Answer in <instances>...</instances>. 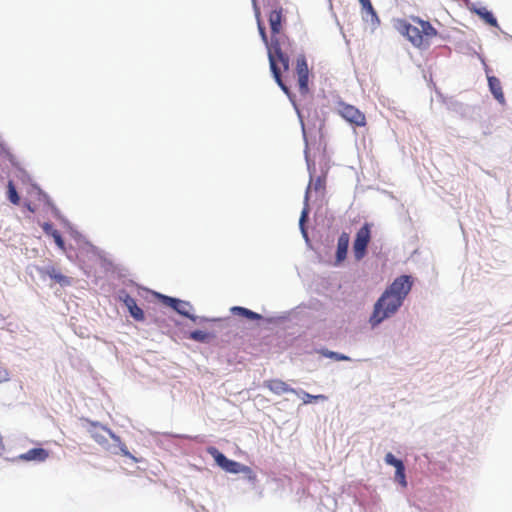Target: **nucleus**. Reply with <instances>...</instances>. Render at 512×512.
Wrapping results in <instances>:
<instances>
[{"mask_svg": "<svg viewBox=\"0 0 512 512\" xmlns=\"http://www.w3.org/2000/svg\"><path fill=\"white\" fill-rule=\"evenodd\" d=\"M283 22L282 8L275 9L269 14L271 29L270 46H268V60L272 75L279 87L289 95V88L282 79L281 73L289 70L290 59L285 49L290 45L288 37L281 33Z\"/></svg>", "mask_w": 512, "mask_h": 512, "instance_id": "f257e3e1", "label": "nucleus"}, {"mask_svg": "<svg viewBox=\"0 0 512 512\" xmlns=\"http://www.w3.org/2000/svg\"><path fill=\"white\" fill-rule=\"evenodd\" d=\"M412 286L413 278L409 275H401L395 278L374 304V309L369 319L371 326L375 327L394 315L402 306Z\"/></svg>", "mask_w": 512, "mask_h": 512, "instance_id": "f03ea898", "label": "nucleus"}, {"mask_svg": "<svg viewBox=\"0 0 512 512\" xmlns=\"http://www.w3.org/2000/svg\"><path fill=\"white\" fill-rule=\"evenodd\" d=\"M414 24L408 23L405 20H400L398 23V30L401 34L417 48H427L430 40L437 35V30L430 24V22L413 17Z\"/></svg>", "mask_w": 512, "mask_h": 512, "instance_id": "7ed1b4c3", "label": "nucleus"}, {"mask_svg": "<svg viewBox=\"0 0 512 512\" xmlns=\"http://www.w3.org/2000/svg\"><path fill=\"white\" fill-rule=\"evenodd\" d=\"M326 180H327V174L323 173L322 175L317 176L315 179L311 176L310 182L308 184V187L305 191L304 196V207L301 212V216L299 219V226L301 229V232L305 238H307V231L305 229V222L309 215V197L310 194L314 191L316 194H318L321 198L325 196L326 192Z\"/></svg>", "mask_w": 512, "mask_h": 512, "instance_id": "20e7f679", "label": "nucleus"}, {"mask_svg": "<svg viewBox=\"0 0 512 512\" xmlns=\"http://www.w3.org/2000/svg\"><path fill=\"white\" fill-rule=\"evenodd\" d=\"M336 112L348 123L356 127L366 125V116L357 107L344 101H339L336 106Z\"/></svg>", "mask_w": 512, "mask_h": 512, "instance_id": "39448f33", "label": "nucleus"}, {"mask_svg": "<svg viewBox=\"0 0 512 512\" xmlns=\"http://www.w3.org/2000/svg\"><path fill=\"white\" fill-rule=\"evenodd\" d=\"M371 240V225L365 223L356 233L353 242V253L356 260H361L367 253V246Z\"/></svg>", "mask_w": 512, "mask_h": 512, "instance_id": "423d86ee", "label": "nucleus"}, {"mask_svg": "<svg viewBox=\"0 0 512 512\" xmlns=\"http://www.w3.org/2000/svg\"><path fill=\"white\" fill-rule=\"evenodd\" d=\"M207 453L213 457L215 462L224 471L237 474L244 470V466L239 462L228 459L216 447L210 446L207 448Z\"/></svg>", "mask_w": 512, "mask_h": 512, "instance_id": "0eeeda50", "label": "nucleus"}, {"mask_svg": "<svg viewBox=\"0 0 512 512\" xmlns=\"http://www.w3.org/2000/svg\"><path fill=\"white\" fill-rule=\"evenodd\" d=\"M295 73L297 75V83L299 92L302 95H305L309 91L308 81H309V69L307 60L304 55H299L296 59V67Z\"/></svg>", "mask_w": 512, "mask_h": 512, "instance_id": "6e6552de", "label": "nucleus"}, {"mask_svg": "<svg viewBox=\"0 0 512 512\" xmlns=\"http://www.w3.org/2000/svg\"><path fill=\"white\" fill-rule=\"evenodd\" d=\"M162 303L174 309L178 314L196 321V317L192 314L193 306L187 302L173 297L161 295Z\"/></svg>", "mask_w": 512, "mask_h": 512, "instance_id": "1a4fd4ad", "label": "nucleus"}, {"mask_svg": "<svg viewBox=\"0 0 512 512\" xmlns=\"http://www.w3.org/2000/svg\"><path fill=\"white\" fill-rule=\"evenodd\" d=\"M385 462L388 465L394 466L395 471V481H397L403 488L407 487L406 475H405V466L403 462L397 458L392 453H387L385 456Z\"/></svg>", "mask_w": 512, "mask_h": 512, "instance_id": "9d476101", "label": "nucleus"}, {"mask_svg": "<svg viewBox=\"0 0 512 512\" xmlns=\"http://www.w3.org/2000/svg\"><path fill=\"white\" fill-rule=\"evenodd\" d=\"M50 456V452L44 448H32L18 456L19 460L30 462H44Z\"/></svg>", "mask_w": 512, "mask_h": 512, "instance_id": "9b49d317", "label": "nucleus"}, {"mask_svg": "<svg viewBox=\"0 0 512 512\" xmlns=\"http://www.w3.org/2000/svg\"><path fill=\"white\" fill-rule=\"evenodd\" d=\"M350 236L347 232H342L338 238L337 250H336V261L335 264H341L347 257L349 247Z\"/></svg>", "mask_w": 512, "mask_h": 512, "instance_id": "f8f14e48", "label": "nucleus"}, {"mask_svg": "<svg viewBox=\"0 0 512 512\" xmlns=\"http://www.w3.org/2000/svg\"><path fill=\"white\" fill-rule=\"evenodd\" d=\"M363 14V19L366 22H370L373 27H377L380 24V19L376 10L374 9L370 0H359Z\"/></svg>", "mask_w": 512, "mask_h": 512, "instance_id": "ddd939ff", "label": "nucleus"}, {"mask_svg": "<svg viewBox=\"0 0 512 512\" xmlns=\"http://www.w3.org/2000/svg\"><path fill=\"white\" fill-rule=\"evenodd\" d=\"M264 386L268 388L271 392L277 395H282L286 393H295L296 391L291 388L286 382L280 379H272L264 382Z\"/></svg>", "mask_w": 512, "mask_h": 512, "instance_id": "4468645a", "label": "nucleus"}, {"mask_svg": "<svg viewBox=\"0 0 512 512\" xmlns=\"http://www.w3.org/2000/svg\"><path fill=\"white\" fill-rule=\"evenodd\" d=\"M125 306L127 307L130 315L136 321H144L145 315L143 310L137 305L136 300L130 295L126 294L123 298H121Z\"/></svg>", "mask_w": 512, "mask_h": 512, "instance_id": "2eb2a0df", "label": "nucleus"}, {"mask_svg": "<svg viewBox=\"0 0 512 512\" xmlns=\"http://www.w3.org/2000/svg\"><path fill=\"white\" fill-rule=\"evenodd\" d=\"M488 84H489L490 91L493 94V96L495 97V99L497 101H499L500 103H504L505 97H504V93L502 90L500 80L495 76H489Z\"/></svg>", "mask_w": 512, "mask_h": 512, "instance_id": "dca6fc26", "label": "nucleus"}, {"mask_svg": "<svg viewBox=\"0 0 512 512\" xmlns=\"http://www.w3.org/2000/svg\"><path fill=\"white\" fill-rule=\"evenodd\" d=\"M101 428H105L104 426H100L97 423L92 424V429L90 430L91 437L100 445H104L107 443V438L105 434H108L107 432H104L101 430Z\"/></svg>", "mask_w": 512, "mask_h": 512, "instance_id": "f3484780", "label": "nucleus"}, {"mask_svg": "<svg viewBox=\"0 0 512 512\" xmlns=\"http://www.w3.org/2000/svg\"><path fill=\"white\" fill-rule=\"evenodd\" d=\"M45 273L53 280H55V282L63 285V286H66V285H70V280L67 276L63 275L60 271H58L56 268L54 267H51V268H48Z\"/></svg>", "mask_w": 512, "mask_h": 512, "instance_id": "a211bd4d", "label": "nucleus"}, {"mask_svg": "<svg viewBox=\"0 0 512 512\" xmlns=\"http://www.w3.org/2000/svg\"><path fill=\"white\" fill-rule=\"evenodd\" d=\"M102 431L104 432H107L108 435L118 444V447H119V450L121 452V454L125 457H129L131 459H135L131 454L130 452L128 451V448L126 446L125 443H123L120 439L119 436H117L115 433H113L110 429L108 428H101Z\"/></svg>", "mask_w": 512, "mask_h": 512, "instance_id": "6ab92c4d", "label": "nucleus"}, {"mask_svg": "<svg viewBox=\"0 0 512 512\" xmlns=\"http://www.w3.org/2000/svg\"><path fill=\"white\" fill-rule=\"evenodd\" d=\"M233 314L244 316L250 320H259L261 319V315L253 312L247 308L235 306L231 309Z\"/></svg>", "mask_w": 512, "mask_h": 512, "instance_id": "aec40b11", "label": "nucleus"}, {"mask_svg": "<svg viewBox=\"0 0 512 512\" xmlns=\"http://www.w3.org/2000/svg\"><path fill=\"white\" fill-rule=\"evenodd\" d=\"M476 13L483 19L487 24L493 27H498V22L492 12L486 8H480L476 10Z\"/></svg>", "mask_w": 512, "mask_h": 512, "instance_id": "412c9836", "label": "nucleus"}, {"mask_svg": "<svg viewBox=\"0 0 512 512\" xmlns=\"http://www.w3.org/2000/svg\"><path fill=\"white\" fill-rule=\"evenodd\" d=\"M7 198L14 205L20 203V197L12 180L8 181L7 184Z\"/></svg>", "mask_w": 512, "mask_h": 512, "instance_id": "4be33fe9", "label": "nucleus"}, {"mask_svg": "<svg viewBox=\"0 0 512 512\" xmlns=\"http://www.w3.org/2000/svg\"><path fill=\"white\" fill-rule=\"evenodd\" d=\"M189 338L197 342H207L210 338L209 334L202 330H195L190 332Z\"/></svg>", "mask_w": 512, "mask_h": 512, "instance_id": "5701e85b", "label": "nucleus"}, {"mask_svg": "<svg viewBox=\"0 0 512 512\" xmlns=\"http://www.w3.org/2000/svg\"><path fill=\"white\" fill-rule=\"evenodd\" d=\"M256 17H257V26H258L259 34L261 36L262 41L266 45V48L268 49V46H270V42L268 40L265 27L260 19L259 11L256 12Z\"/></svg>", "mask_w": 512, "mask_h": 512, "instance_id": "b1692460", "label": "nucleus"}, {"mask_svg": "<svg viewBox=\"0 0 512 512\" xmlns=\"http://www.w3.org/2000/svg\"><path fill=\"white\" fill-rule=\"evenodd\" d=\"M327 397L325 395H311L307 392H303V402L305 404L311 403L314 400H326Z\"/></svg>", "mask_w": 512, "mask_h": 512, "instance_id": "393cba45", "label": "nucleus"}, {"mask_svg": "<svg viewBox=\"0 0 512 512\" xmlns=\"http://www.w3.org/2000/svg\"><path fill=\"white\" fill-rule=\"evenodd\" d=\"M323 355L328 357V358H332L334 360H337V361H347L349 360V357L343 355V354H339L337 352H333V351H325L323 352Z\"/></svg>", "mask_w": 512, "mask_h": 512, "instance_id": "a878e982", "label": "nucleus"}, {"mask_svg": "<svg viewBox=\"0 0 512 512\" xmlns=\"http://www.w3.org/2000/svg\"><path fill=\"white\" fill-rule=\"evenodd\" d=\"M56 243V245L64 250L65 249V243H64V240L60 234V232L57 230V231H53L52 235H51Z\"/></svg>", "mask_w": 512, "mask_h": 512, "instance_id": "bb28decb", "label": "nucleus"}, {"mask_svg": "<svg viewBox=\"0 0 512 512\" xmlns=\"http://www.w3.org/2000/svg\"><path fill=\"white\" fill-rule=\"evenodd\" d=\"M42 229L47 235H52L53 231H57L54 229L53 225L51 223L45 222L42 224Z\"/></svg>", "mask_w": 512, "mask_h": 512, "instance_id": "cd10ccee", "label": "nucleus"}, {"mask_svg": "<svg viewBox=\"0 0 512 512\" xmlns=\"http://www.w3.org/2000/svg\"><path fill=\"white\" fill-rule=\"evenodd\" d=\"M8 380H9L8 372L6 370H3V371L0 370V383L4 382V381H8Z\"/></svg>", "mask_w": 512, "mask_h": 512, "instance_id": "c85d7f7f", "label": "nucleus"}, {"mask_svg": "<svg viewBox=\"0 0 512 512\" xmlns=\"http://www.w3.org/2000/svg\"><path fill=\"white\" fill-rule=\"evenodd\" d=\"M26 207H27V209H28L29 211L34 212V208L31 206V204H30V203H27V204H26Z\"/></svg>", "mask_w": 512, "mask_h": 512, "instance_id": "c756f323", "label": "nucleus"}]
</instances>
